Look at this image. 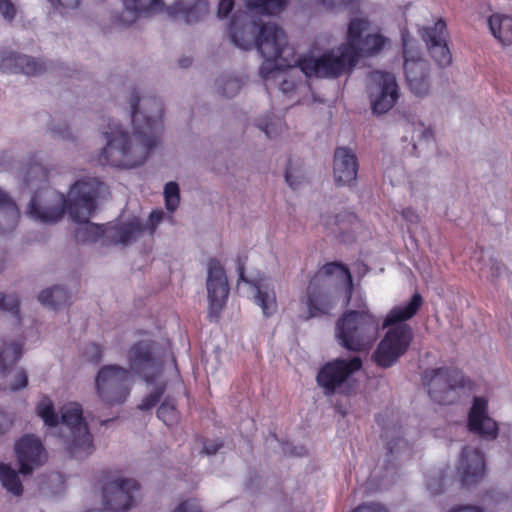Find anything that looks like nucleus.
Returning a JSON list of instances; mask_svg holds the SVG:
<instances>
[{
  "label": "nucleus",
  "instance_id": "obj_1",
  "mask_svg": "<svg viewBox=\"0 0 512 512\" xmlns=\"http://www.w3.org/2000/svg\"><path fill=\"white\" fill-rule=\"evenodd\" d=\"M240 17L235 15L230 21V39L240 49L257 48L264 59L260 75L265 80L280 77L285 69L293 67H298L307 77L338 78L356 66V54L352 47L356 36L355 25L350 30V43H342L337 52L330 50L319 57L304 55L290 61L282 57L287 49V36L281 27L274 23L262 24L253 19L241 22Z\"/></svg>",
  "mask_w": 512,
  "mask_h": 512
},
{
  "label": "nucleus",
  "instance_id": "obj_2",
  "mask_svg": "<svg viewBox=\"0 0 512 512\" xmlns=\"http://www.w3.org/2000/svg\"><path fill=\"white\" fill-rule=\"evenodd\" d=\"M134 93L130 99L133 135L123 131L118 125L109 123L103 132L107 140L98 161L101 165L117 168H133L145 162L160 141L162 131L163 104L157 97L143 99Z\"/></svg>",
  "mask_w": 512,
  "mask_h": 512
},
{
  "label": "nucleus",
  "instance_id": "obj_3",
  "mask_svg": "<svg viewBox=\"0 0 512 512\" xmlns=\"http://www.w3.org/2000/svg\"><path fill=\"white\" fill-rule=\"evenodd\" d=\"M104 188V183L97 178H85L76 181L71 187L68 199L61 197L58 206H42L39 199L43 192L37 191L32 196L27 213L34 220L42 223H56L67 212L78 224L74 240L79 244L95 243L102 240L106 244V226L89 221L97 208V198Z\"/></svg>",
  "mask_w": 512,
  "mask_h": 512
},
{
  "label": "nucleus",
  "instance_id": "obj_4",
  "mask_svg": "<svg viewBox=\"0 0 512 512\" xmlns=\"http://www.w3.org/2000/svg\"><path fill=\"white\" fill-rule=\"evenodd\" d=\"M423 298L416 292L404 306H395L386 315L381 328H388L375 349L372 360L381 368L392 367L403 356L413 340V330L402 322L411 319L420 310Z\"/></svg>",
  "mask_w": 512,
  "mask_h": 512
},
{
  "label": "nucleus",
  "instance_id": "obj_5",
  "mask_svg": "<svg viewBox=\"0 0 512 512\" xmlns=\"http://www.w3.org/2000/svg\"><path fill=\"white\" fill-rule=\"evenodd\" d=\"M333 276L345 285V306L349 304L354 288L350 269L341 262H328L318 269L307 286L304 304L308 318L330 315L335 307L336 300L329 283Z\"/></svg>",
  "mask_w": 512,
  "mask_h": 512
},
{
  "label": "nucleus",
  "instance_id": "obj_6",
  "mask_svg": "<svg viewBox=\"0 0 512 512\" xmlns=\"http://www.w3.org/2000/svg\"><path fill=\"white\" fill-rule=\"evenodd\" d=\"M359 310H347L336 322V337L339 344L352 352L369 349L378 337L379 319L372 314L366 303Z\"/></svg>",
  "mask_w": 512,
  "mask_h": 512
},
{
  "label": "nucleus",
  "instance_id": "obj_7",
  "mask_svg": "<svg viewBox=\"0 0 512 512\" xmlns=\"http://www.w3.org/2000/svg\"><path fill=\"white\" fill-rule=\"evenodd\" d=\"M363 362L360 357L336 358L324 363L316 375V383L325 396L341 394L349 396L355 390L353 375L361 370Z\"/></svg>",
  "mask_w": 512,
  "mask_h": 512
},
{
  "label": "nucleus",
  "instance_id": "obj_8",
  "mask_svg": "<svg viewBox=\"0 0 512 512\" xmlns=\"http://www.w3.org/2000/svg\"><path fill=\"white\" fill-rule=\"evenodd\" d=\"M61 423L69 431L65 439L66 449L73 457L87 456L94 450L92 435L83 418V410L76 402L61 409Z\"/></svg>",
  "mask_w": 512,
  "mask_h": 512
},
{
  "label": "nucleus",
  "instance_id": "obj_9",
  "mask_svg": "<svg viewBox=\"0 0 512 512\" xmlns=\"http://www.w3.org/2000/svg\"><path fill=\"white\" fill-rule=\"evenodd\" d=\"M131 373L118 365H105L96 375L99 398L107 405L122 404L130 394Z\"/></svg>",
  "mask_w": 512,
  "mask_h": 512
},
{
  "label": "nucleus",
  "instance_id": "obj_10",
  "mask_svg": "<svg viewBox=\"0 0 512 512\" xmlns=\"http://www.w3.org/2000/svg\"><path fill=\"white\" fill-rule=\"evenodd\" d=\"M422 382L430 398L441 405L450 404L449 393L466 385L463 373L456 367L427 369L423 372Z\"/></svg>",
  "mask_w": 512,
  "mask_h": 512
},
{
  "label": "nucleus",
  "instance_id": "obj_11",
  "mask_svg": "<svg viewBox=\"0 0 512 512\" xmlns=\"http://www.w3.org/2000/svg\"><path fill=\"white\" fill-rule=\"evenodd\" d=\"M140 490L139 483L134 479L115 477L103 485L104 509H92L87 512H124L129 510Z\"/></svg>",
  "mask_w": 512,
  "mask_h": 512
},
{
  "label": "nucleus",
  "instance_id": "obj_12",
  "mask_svg": "<svg viewBox=\"0 0 512 512\" xmlns=\"http://www.w3.org/2000/svg\"><path fill=\"white\" fill-rule=\"evenodd\" d=\"M158 344L152 340H141L129 350L130 369L143 377L146 383L153 384L162 371V361L157 353Z\"/></svg>",
  "mask_w": 512,
  "mask_h": 512
},
{
  "label": "nucleus",
  "instance_id": "obj_13",
  "mask_svg": "<svg viewBox=\"0 0 512 512\" xmlns=\"http://www.w3.org/2000/svg\"><path fill=\"white\" fill-rule=\"evenodd\" d=\"M402 42L407 85L414 95L423 97L430 89L429 63L413 48L405 35H402Z\"/></svg>",
  "mask_w": 512,
  "mask_h": 512
},
{
  "label": "nucleus",
  "instance_id": "obj_14",
  "mask_svg": "<svg viewBox=\"0 0 512 512\" xmlns=\"http://www.w3.org/2000/svg\"><path fill=\"white\" fill-rule=\"evenodd\" d=\"M206 287L209 300V317L211 320H216L227 302L230 290L226 271L216 258H211L208 261Z\"/></svg>",
  "mask_w": 512,
  "mask_h": 512
},
{
  "label": "nucleus",
  "instance_id": "obj_15",
  "mask_svg": "<svg viewBox=\"0 0 512 512\" xmlns=\"http://www.w3.org/2000/svg\"><path fill=\"white\" fill-rule=\"evenodd\" d=\"M369 78L376 85L377 94H371L372 111L383 114L389 111L399 97V89L395 76L389 72L373 71Z\"/></svg>",
  "mask_w": 512,
  "mask_h": 512
},
{
  "label": "nucleus",
  "instance_id": "obj_16",
  "mask_svg": "<svg viewBox=\"0 0 512 512\" xmlns=\"http://www.w3.org/2000/svg\"><path fill=\"white\" fill-rule=\"evenodd\" d=\"M355 25L356 36L353 38L352 47L355 52V65L358 63L361 56H374L378 54L387 43V38L379 33L367 34L362 37L363 32L368 30L370 23L364 18L351 19L348 25L347 42L350 43V30Z\"/></svg>",
  "mask_w": 512,
  "mask_h": 512
},
{
  "label": "nucleus",
  "instance_id": "obj_17",
  "mask_svg": "<svg viewBox=\"0 0 512 512\" xmlns=\"http://www.w3.org/2000/svg\"><path fill=\"white\" fill-rule=\"evenodd\" d=\"M431 57L439 67H446L452 61V55L447 45V25L443 19H438L433 26L424 27L421 31Z\"/></svg>",
  "mask_w": 512,
  "mask_h": 512
},
{
  "label": "nucleus",
  "instance_id": "obj_18",
  "mask_svg": "<svg viewBox=\"0 0 512 512\" xmlns=\"http://www.w3.org/2000/svg\"><path fill=\"white\" fill-rule=\"evenodd\" d=\"M15 452L20 466V473L30 474L46 460L45 448L36 436L24 435L15 443Z\"/></svg>",
  "mask_w": 512,
  "mask_h": 512
},
{
  "label": "nucleus",
  "instance_id": "obj_19",
  "mask_svg": "<svg viewBox=\"0 0 512 512\" xmlns=\"http://www.w3.org/2000/svg\"><path fill=\"white\" fill-rule=\"evenodd\" d=\"M247 256H239L237 258L238 282L252 284L256 289L255 302L261 308L265 317H271L276 313L278 304L273 285L263 283L261 281L251 282L245 275V264Z\"/></svg>",
  "mask_w": 512,
  "mask_h": 512
},
{
  "label": "nucleus",
  "instance_id": "obj_20",
  "mask_svg": "<svg viewBox=\"0 0 512 512\" xmlns=\"http://www.w3.org/2000/svg\"><path fill=\"white\" fill-rule=\"evenodd\" d=\"M359 164L355 153L346 147H338L334 152L333 176L337 186H353L357 181Z\"/></svg>",
  "mask_w": 512,
  "mask_h": 512
},
{
  "label": "nucleus",
  "instance_id": "obj_21",
  "mask_svg": "<svg viewBox=\"0 0 512 512\" xmlns=\"http://www.w3.org/2000/svg\"><path fill=\"white\" fill-rule=\"evenodd\" d=\"M487 407L488 402L485 398H474L468 414V429L480 436L494 439L498 435V425L496 421L488 416Z\"/></svg>",
  "mask_w": 512,
  "mask_h": 512
},
{
  "label": "nucleus",
  "instance_id": "obj_22",
  "mask_svg": "<svg viewBox=\"0 0 512 512\" xmlns=\"http://www.w3.org/2000/svg\"><path fill=\"white\" fill-rule=\"evenodd\" d=\"M0 70L4 73L37 76L46 70V66L44 62L37 61L32 57L3 50L0 51Z\"/></svg>",
  "mask_w": 512,
  "mask_h": 512
},
{
  "label": "nucleus",
  "instance_id": "obj_23",
  "mask_svg": "<svg viewBox=\"0 0 512 512\" xmlns=\"http://www.w3.org/2000/svg\"><path fill=\"white\" fill-rule=\"evenodd\" d=\"M459 471L461 481L465 486L478 483L485 473V459L479 449L466 446L462 449Z\"/></svg>",
  "mask_w": 512,
  "mask_h": 512
},
{
  "label": "nucleus",
  "instance_id": "obj_24",
  "mask_svg": "<svg viewBox=\"0 0 512 512\" xmlns=\"http://www.w3.org/2000/svg\"><path fill=\"white\" fill-rule=\"evenodd\" d=\"M146 230V225L137 218L128 222L106 225L105 245H129L140 238Z\"/></svg>",
  "mask_w": 512,
  "mask_h": 512
},
{
  "label": "nucleus",
  "instance_id": "obj_25",
  "mask_svg": "<svg viewBox=\"0 0 512 512\" xmlns=\"http://www.w3.org/2000/svg\"><path fill=\"white\" fill-rule=\"evenodd\" d=\"M207 12V0H176L168 8V13L171 17L181 15L188 24L200 21Z\"/></svg>",
  "mask_w": 512,
  "mask_h": 512
},
{
  "label": "nucleus",
  "instance_id": "obj_26",
  "mask_svg": "<svg viewBox=\"0 0 512 512\" xmlns=\"http://www.w3.org/2000/svg\"><path fill=\"white\" fill-rule=\"evenodd\" d=\"M19 216L16 203L0 189V234L14 231L18 225Z\"/></svg>",
  "mask_w": 512,
  "mask_h": 512
},
{
  "label": "nucleus",
  "instance_id": "obj_27",
  "mask_svg": "<svg viewBox=\"0 0 512 512\" xmlns=\"http://www.w3.org/2000/svg\"><path fill=\"white\" fill-rule=\"evenodd\" d=\"M493 36L503 45L512 44V17L504 14H493L488 19Z\"/></svg>",
  "mask_w": 512,
  "mask_h": 512
},
{
  "label": "nucleus",
  "instance_id": "obj_28",
  "mask_svg": "<svg viewBox=\"0 0 512 512\" xmlns=\"http://www.w3.org/2000/svg\"><path fill=\"white\" fill-rule=\"evenodd\" d=\"M23 346V341H13L2 346L0 349V371L3 376H7L12 367L21 359Z\"/></svg>",
  "mask_w": 512,
  "mask_h": 512
},
{
  "label": "nucleus",
  "instance_id": "obj_29",
  "mask_svg": "<svg viewBox=\"0 0 512 512\" xmlns=\"http://www.w3.org/2000/svg\"><path fill=\"white\" fill-rule=\"evenodd\" d=\"M123 3L131 16L129 23L134 22L139 14L159 13L164 9L162 0H123Z\"/></svg>",
  "mask_w": 512,
  "mask_h": 512
},
{
  "label": "nucleus",
  "instance_id": "obj_30",
  "mask_svg": "<svg viewBox=\"0 0 512 512\" xmlns=\"http://www.w3.org/2000/svg\"><path fill=\"white\" fill-rule=\"evenodd\" d=\"M69 298V293L61 286H54L52 288L42 290L38 296V300L42 305L55 310L65 306L68 303Z\"/></svg>",
  "mask_w": 512,
  "mask_h": 512
},
{
  "label": "nucleus",
  "instance_id": "obj_31",
  "mask_svg": "<svg viewBox=\"0 0 512 512\" xmlns=\"http://www.w3.org/2000/svg\"><path fill=\"white\" fill-rule=\"evenodd\" d=\"M0 482L2 486L13 495H22L23 486L19 475L8 464L0 463Z\"/></svg>",
  "mask_w": 512,
  "mask_h": 512
},
{
  "label": "nucleus",
  "instance_id": "obj_32",
  "mask_svg": "<svg viewBox=\"0 0 512 512\" xmlns=\"http://www.w3.org/2000/svg\"><path fill=\"white\" fill-rule=\"evenodd\" d=\"M248 9L259 14L273 15L281 12L286 6V0H245Z\"/></svg>",
  "mask_w": 512,
  "mask_h": 512
},
{
  "label": "nucleus",
  "instance_id": "obj_33",
  "mask_svg": "<svg viewBox=\"0 0 512 512\" xmlns=\"http://www.w3.org/2000/svg\"><path fill=\"white\" fill-rule=\"evenodd\" d=\"M157 417L169 427L178 423L179 413L174 398L168 396L164 399L157 410Z\"/></svg>",
  "mask_w": 512,
  "mask_h": 512
},
{
  "label": "nucleus",
  "instance_id": "obj_34",
  "mask_svg": "<svg viewBox=\"0 0 512 512\" xmlns=\"http://www.w3.org/2000/svg\"><path fill=\"white\" fill-rule=\"evenodd\" d=\"M37 415L44 421L45 425L49 427H56L59 422V416L55 412L53 402L44 397L36 406Z\"/></svg>",
  "mask_w": 512,
  "mask_h": 512
},
{
  "label": "nucleus",
  "instance_id": "obj_35",
  "mask_svg": "<svg viewBox=\"0 0 512 512\" xmlns=\"http://www.w3.org/2000/svg\"><path fill=\"white\" fill-rule=\"evenodd\" d=\"M257 126L269 139H272L283 131L285 124L281 118L267 115L257 123Z\"/></svg>",
  "mask_w": 512,
  "mask_h": 512
},
{
  "label": "nucleus",
  "instance_id": "obj_36",
  "mask_svg": "<svg viewBox=\"0 0 512 512\" xmlns=\"http://www.w3.org/2000/svg\"><path fill=\"white\" fill-rule=\"evenodd\" d=\"M164 198L166 209L174 212L180 203L179 186L176 182H168L164 187Z\"/></svg>",
  "mask_w": 512,
  "mask_h": 512
},
{
  "label": "nucleus",
  "instance_id": "obj_37",
  "mask_svg": "<svg viewBox=\"0 0 512 512\" xmlns=\"http://www.w3.org/2000/svg\"><path fill=\"white\" fill-rule=\"evenodd\" d=\"M395 434H396L395 437H392L391 439H390L388 430H386L384 432V434L381 435V437L386 440L388 456H392L395 453L400 452L401 449L407 448V446H408L407 441L399 435L400 427L397 428V431L395 432Z\"/></svg>",
  "mask_w": 512,
  "mask_h": 512
},
{
  "label": "nucleus",
  "instance_id": "obj_38",
  "mask_svg": "<svg viewBox=\"0 0 512 512\" xmlns=\"http://www.w3.org/2000/svg\"><path fill=\"white\" fill-rule=\"evenodd\" d=\"M166 390V383L158 384L154 390L145 396L141 403L138 405V409L142 411L150 410L152 407L156 406V404L162 398L164 392Z\"/></svg>",
  "mask_w": 512,
  "mask_h": 512
},
{
  "label": "nucleus",
  "instance_id": "obj_39",
  "mask_svg": "<svg viewBox=\"0 0 512 512\" xmlns=\"http://www.w3.org/2000/svg\"><path fill=\"white\" fill-rule=\"evenodd\" d=\"M242 81L239 78H228L225 81H222L218 84V88L220 91V94L227 97L232 98L235 95L238 94L240 89L242 88Z\"/></svg>",
  "mask_w": 512,
  "mask_h": 512
},
{
  "label": "nucleus",
  "instance_id": "obj_40",
  "mask_svg": "<svg viewBox=\"0 0 512 512\" xmlns=\"http://www.w3.org/2000/svg\"><path fill=\"white\" fill-rule=\"evenodd\" d=\"M19 308L20 300L16 295L0 293V309L8 311L18 317L20 312Z\"/></svg>",
  "mask_w": 512,
  "mask_h": 512
},
{
  "label": "nucleus",
  "instance_id": "obj_41",
  "mask_svg": "<svg viewBox=\"0 0 512 512\" xmlns=\"http://www.w3.org/2000/svg\"><path fill=\"white\" fill-rule=\"evenodd\" d=\"M357 222V216L352 212H344L337 214L333 217V225L338 227L339 232L348 229V226H353Z\"/></svg>",
  "mask_w": 512,
  "mask_h": 512
},
{
  "label": "nucleus",
  "instance_id": "obj_42",
  "mask_svg": "<svg viewBox=\"0 0 512 512\" xmlns=\"http://www.w3.org/2000/svg\"><path fill=\"white\" fill-rule=\"evenodd\" d=\"M16 13V7L11 0H0V14L7 22H12Z\"/></svg>",
  "mask_w": 512,
  "mask_h": 512
},
{
  "label": "nucleus",
  "instance_id": "obj_43",
  "mask_svg": "<svg viewBox=\"0 0 512 512\" xmlns=\"http://www.w3.org/2000/svg\"><path fill=\"white\" fill-rule=\"evenodd\" d=\"M327 9L354 8L359 0H321Z\"/></svg>",
  "mask_w": 512,
  "mask_h": 512
},
{
  "label": "nucleus",
  "instance_id": "obj_44",
  "mask_svg": "<svg viewBox=\"0 0 512 512\" xmlns=\"http://www.w3.org/2000/svg\"><path fill=\"white\" fill-rule=\"evenodd\" d=\"M28 384V377L24 369H18L14 376L13 382L10 384L11 391L23 389Z\"/></svg>",
  "mask_w": 512,
  "mask_h": 512
},
{
  "label": "nucleus",
  "instance_id": "obj_45",
  "mask_svg": "<svg viewBox=\"0 0 512 512\" xmlns=\"http://www.w3.org/2000/svg\"><path fill=\"white\" fill-rule=\"evenodd\" d=\"M164 212L160 209L153 210L149 215V223L146 225L147 229H149L150 234L153 235L157 226L163 220Z\"/></svg>",
  "mask_w": 512,
  "mask_h": 512
},
{
  "label": "nucleus",
  "instance_id": "obj_46",
  "mask_svg": "<svg viewBox=\"0 0 512 512\" xmlns=\"http://www.w3.org/2000/svg\"><path fill=\"white\" fill-rule=\"evenodd\" d=\"M172 512H202V510L195 500L188 499L179 503Z\"/></svg>",
  "mask_w": 512,
  "mask_h": 512
},
{
  "label": "nucleus",
  "instance_id": "obj_47",
  "mask_svg": "<svg viewBox=\"0 0 512 512\" xmlns=\"http://www.w3.org/2000/svg\"><path fill=\"white\" fill-rule=\"evenodd\" d=\"M86 354L90 361L98 363L102 360L103 348L99 344L91 343L87 347Z\"/></svg>",
  "mask_w": 512,
  "mask_h": 512
},
{
  "label": "nucleus",
  "instance_id": "obj_48",
  "mask_svg": "<svg viewBox=\"0 0 512 512\" xmlns=\"http://www.w3.org/2000/svg\"><path fill=\"white\" fill-rule=\"evenodd\" d=\"M31 174L39 175L41 179L47 180V171L39 164H34L29 167L27 176L25 178V183L27 185H29V183L32 181Z\"/></svg>",
  "mask_w": 512,
  "mask_h": 512
},
{
  "label": "nucleus",
  "instance_id": "obj_49",
  "mask_svg": "<svg viewBox=\"0 0 512 512\" xmlns=\"http://www.w3.org/2000/svg\"><path fill=\"white\" fill-rule=\"evenodd\" d=\"M352 512H388V510L378 503H365L356 507Z\"/></svg>",
  "mask_w": 512,
  "mask_h": 512
},
{
  "label": "nucleus",
  "instance_id": "obj_50",
  "mask_svg": "<svg viewBox=\"0 0 512 512\" xmlns=\"http://www.w3.org/2000/svg\"><path fill=\"white\" fill-rule=\"evenodd\" d=\"M234 8L233 0H220L218 4L217 15L219 18L227 17Z\"/></svg>",
  "mask_w": 512,
  "mask_h": 512
},
{
  "label": "nucleus",
  "instance_id": "obj_51",
  "mask_svg": "<svg viewBox=\"0 0 512 512\" xmlns=\"http://www.w3.org/2000/svg\"><path fill=\"white\" fill-rule=\"evenodd\" d=\"M444 486V477H440L439 479H429L427 481V489L432 494H439L442 492Z\"/></svg>",
  "mask_w": 512,
  "mask_h": 512
},
{
  "label": "nucleus",
  "instance_id": "obj_52",
  "mask_svg": "<svg viewBox=\"0 0 512 512\" xmlns=\"http://www.w3.org/2000/svg\"><path fill=\"white\" fill-rule=\"evenodd\" d=\"M222 442L218 440H207L203 444V453L213 455L222 447Z\"/></svg>",
  "mask_w": 512,
  "mask_h": 512
},
{
  "label": "nucleus",
  "instance_id": "obj_53",
  "mask_svg": "<svg viewBox=\"0 0 512 512\" xmlns=\"http://www.w3.org/2000/svg\"><path fill=\"white\" fill-rule=\"evenodd\" d=\"M12 424V417L8 413L0 410V435L7 432L12 426Z\"/></svg>",
  "mask_w": 512,
  "mask_h": 512
},
{
  "label": "nucleus",
  "instance_id": "obj_54",
  "mask_svg": "<svg viewBox=\"0 0 512 512\" xmlns=\"http://www.w3.org/2000/svg\"><path fill=\"white\" fill-rule=\"evenodd\" d=\"M55 8L59 6L63 8L74 9L80 4V0H48Z\"/></svg>",
  "mask_w": 512,
  "mask_h": 512
},
{
  "label": "nucleus",
  "instance_id": "obj_55",
  "mask_svg": "<svg viewBox=\"0 0 512 512\" xmlns=\"http://www.w3.org/2000/svg\"><path fill=\"white\" fill-rule=\"evenodd\" d=\"M297 88V83L293 80H289L287 78H282L280 81V90L284 94H288L290 92L295 91Z\"/></svg>",
  "mask_w": 512,
  "mask_h": 512
},
{
  "label": "nucleus",
  "instance_id": "obj_56",
  "mask_svg": "<svg viewBox=\"0 0 512 512\" xmlns=\"http://www.w3.org/2000/svg\"><path fill=\"white\" fill-rule=\"evenodd\" d=\"M285 181L292 189H296L300 184V182L293 176L290 165L287 166L285 171Z\"/></svg>",
  "mask_w": 512,
  "mask_h": 512
},
{
  "label": "nucleus",
  "instance_id": "obj_57",
  "mask_svg": "<svg viewBox=\"0 0 512 512\" xmlns=\"http://www.w3.org/2000/svg\"><path fill=\"white\" fill-rule=\"evenodd\" d=\"M451 512H483V510L476 506L467 505V506H461Z\"/></svg>",
  "mask_w": 512,
  "mask_h": 512
},
{
  "label": "nucleus",
  "instance_id": "obj_58",
  "mask_svg": "<svg viewBox=\"0 0 512 512\" xmlns=\"http://www.w3.org/2000/svg\"><path fill=\"white\" fill-rule=\"evenodd\" d=\"M402 215L405 219H408L410 221L417 220L418 218V216L414 213V211L411 208L404 209Z\"/></svg>",
  "mask_w": 512,
  "mask_h": 512
},
{
  "label": "nucleus",
  "instance_id": "obj_59",
  "mask_svg": "<svg viewBox=\"0 0 512 512\" xmlns=\"http://www.w3.org/2000/svg\"><path fill=\"white\" fill-rule=\"evenodd\" d=\"M179 66L181 68H187L189 67L191 64H192V58L190 57H183L181 59H179Z\"/></svg>",
  "mask_w": 512,
  "mask_h": 512
},
{
  "label": "nucleus",
  "instance_id": "obj_60",
  "mask_svg": "<svg viewBox=\"0 0 512 512\" xmlns=\"http://www.w3.org/2000/svg\"><path fill=\"white\" fill-rule=\"evenodd\" d=\"M423 136H424L425 138H427V139H428V138H433V132H432L430 129H426V130L424 131V133H423Z\"/></svg>",
  "mask_w": 512,
  "mask_h": 512
},
{
  "label": "nucleus",
  "instance_id": "obj_61",
  "mask_svg": "<svg viewBox=\"0 0 512 512\" xmlns=\"http://www.w3.org/2000/svg\"><path fill=\"white\" fill-rule=\"evenodd\" d=\"M376 422L380 424V416H376Z\"/></svg>",
  "mask_w": 512,
  "mask_h": 512
},
{
  "label": "nucleus",
  "instance_id": "obj_62",
  "mask_svg": "<svg viewBox=\"0 0 512 512\" xmlns=\"http://www.w3.org/2000/svg\"><path fill=\"white\" fill-rule=\"evenodd\" d=\"M325 225L329 226L330 225V221L329 220H325Z\"/></svg>",
  "mask_w": 512,
  "mask_h": 512
}]
</instances>
